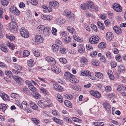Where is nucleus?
I'll list each match as a JSON object with an SVG mask.
<instances>
[{
    "mask_svg": "<svg viewBox=\"0 0 126 126\" xmlns=\"http://www.w3.org/2000/svg\"><path fill=\"white\" fill-rule=\"evenodd\" d=\"M74 77V76L69 72H66L65 74V77L67 81L74 83H78V80L73 78Z\"/></svg>",
    "mask_w": 126,
    "mask_h": 126,
    "instance_id": "1",
    "label": "nucleus"
},
{
    "mask_svg": "<svg viewBox=\"0 0 126 126\" xmlns=\"http://www.w3.org/2000/svg\"><path fill=\"white\" fill-rule=\"evenodd\" d=\"M35 40L33 44L35 45H37L42 43L44 40L43 36L39 35H36L35 37Z\"/></svg>",
    "mask_w": 126,
    "mask_h": 126,
    "instance_id": "2",
    "label": "nucleus"
},
{
    "mask_svg": "<svg viewBox=\"0 0 126 126\" xmlns=\"http://www.w3.org/2000/svg\"><path fill=\"white\" fill-rule=\"evenodd\" d=\"M99 39V37L96 35L92 36L89 39V42L93 44H95L98 42Z\"/></svg>",
    "mask_w": 126,
    "mask_h": 126,
    "instance_id": "3",
    "label": "nucleus"
},
{
    "mask_svg": "<svg viewBox=\"0 0 126 126\" xmlns=\"http://www.w3.org/2000/svg\"><path fill=\"white\" fill-rule=\"evenodd\" d=\"M9 10L10 12L14 15L18 16L20 14V11L14 6H11Z\"/></svg>",
    "mask_w": 126,
    "mask_h": 126,
    "instance_id": "4",
    "label": "nucleus"
},
{
    "mask_svg": "<svg viewBox=\"0 0 126 126\" xmlns=\"http://www.w3.org/2000/svg\"><path fill=\"white\" fill-rule=\"evenodd\" d=\"M20 32L21 35L24 38H28L29 34L27 31L23 28H21L20 30Z\"/></svg>",
    "mask_w": 126,
    "mask_h": 126,
    "instance_id": "5",
    "label": "nucleus"
},
{
    "mask_svg": "<svg viewBox=\"0 0 126 126\" xmlns=\"http://www.w3.org/2000/svg\"><path fill=\"white\" fill-rule=\"evenodd\" d=\"M91 4H93V2L91 1H89L86 3L81 4L80 5V7L83 10H86L89 8L90 5Z\"/></svg>",
    "mask_w": 126,
    "mask_h": 126,
    "instance_id": "6",
    "label": "nucleus"
},
{
    "mask_svg": "<svg viewBox=\"0 0 126 126\" xmlns=\"http://www.w3.org/2000/svg\"><path fill=\"white\" fill-rule=\"evenodd\" d=\"M45 102L43 100H40L39 101L38 103V106L41 108H45L46 107H51L53 105L52 104H50L48 105H46L45 104Z\"/></svg>",
    "mask_w": 126,
    "mask_h": 126,
    "instance_id": "7",
    "label": "nucleus"
},
{
    "mask_svg": "<svg viewBox=\"0 0 126 126\" xmlns=\"http://www.w3.org/2000/svg\"><path fill=\"white\" fill-rule=\"evenodd\" d=\"M112 8L116 11L120 12L122 11V7L118 4L115 3L112 5Z\"/></svg>",
    "mask_w": 126,
    "mask_h": 126,
    "instance_id": "8",
    "label": "nucleus"
},
{
    "mask_svg": "<svg viewBox=\"0 0 126 126\" xmlns=\"http://www.w3.org/2000/svg\"><path fill=\"white\" fill-rule=\"evenodd\" d=\"M49 5L50 8H51L52 10V9L56 8L59 7V4L57 1H51L49 2Z\"/></svg>",
    "mask_w": 126,
    "mask_h": 126,
    "instance_id": "9",
    "label": "nucleus"
},
{
    "mask_svg": "<svg viewBox=\"0 0 126 126\" xmlns=\"http://www.w3.org/2000/svg\"><path fill=\"white\" fill-rule=\"evenodd\" d=\"M25 82L28 85L29 88L31 91L33 92H35L36 91V89L32 84L31 81L27 80Z\"/></svg>",
    "mask_w": 126,
    "mask_h": 126,
    "instance_id": "10",
    "label": "nucleus"
},
{
    "mask_svg": "<svg viewBox=\"0 0 126 126\" xmlns=\"http://www.w3.org/2000/svg\"><path fill=\"white\" fill-rule=\"evenodd\" d=\"M50 29L48 27L45 28L43 31V34L45 36H48L50 33Z\"/></svg>",
    "mask_w": 126,
    "mask_h": 126,
    "instance_id": "11",
    "label": "nucleus"
},
{
    "mask_svg": "<svg viewBox=\"0 0 126 126\" xmlns=\"http://www.w3.org/2000/svg\"><path fill=\"white\" fill-rule=\"evenodd\" d=\"M79 73L81 75L85 76H89L91 74V72L88 70L80 71L79 72Z\"/></svg>",
    "mask_w": 126,
    "mask_h": 126,
    "instance_id": "12",
    "label": "nucleus"
},
{
    "mask_svg": "<svg viewBox=\"0 0 126 126\" xmlns=\"http://www.w3.org/2000/svg\"><path fill=\"white\" fill-rule=\"evenodd\" d=\"M103 106L104 108L108 111L111 110V106L107 102H104L103 103Z\"/></svg>",
    "mask_w": 126,
    "mask_h": 126,
    "instance_id": "13",
    "label": "nucleus"
},
{
    "mask_svg": "<svg viewBox=\"0 0 126 126\" xmlns=\"http://www.w3.org/2000/svg\"><path fill=\"white\" fill-rule=\"evenodd\" d=\"M90 93L96 98H99L101 96L100 94L97 91L92 90L90 91Z\"/></svg>",
    "mask_w": 126,
    "mask_h": 126,
    "instance_id": "14",
    "label": "nucleus"
},
{
    "mask_svg": "<svg viewBox=\"0 0 126 126\" xmlns=\"http://www.w3.org/2000/svg\"><path fill=\"white\" fill-rule=\"evenodd\" d=\"M54 65H52L51 67L52 70L57 74L61 72V69L57 66Z\"/></svg>",
    "mask_w": 126,
    "mask_h": 126,
    "instance_id": "15",
    "label": "nucleus"
},
{
    "mask_svg": "<svg viewBox=\"0 0 126 126\" xmlns=\"http://www.w3.org/2000/svg\"><path fill=\"white\" fill-rule=\"evenodd\" d=\"M53 87L55 90L60 92H62L63 91V88L62 87L59 85L54 84H53Z\"/></svg>",
    "mask_w": 126,
    "mask_h": 126,
    "instance_id": "16",
    "label": "nucleus"
},
{
    "mask_svg": "<svg viewBox=\"0 0 126 126\" xmlns=\"http://www.w3.org/2000/svg\"><path fill=\"white\" fill-rule=\"evenodd\" d=\"M80 63L81 65H82V66L85 64H87L88 63V61L87 59L85 57H83L81 58L80 60Z\"/></svg>",
    "mask_w": 126,
    "mask_h": 126,
    "instance_id": "17",
    "label": "nucleus"
},
{
    "mask_svg": "<svg viewBox=\"0 0 126 126\" xmlns=\"http://www.w3.org/2000/svg\"><path fill=\"white\" fill-rule=\"evenodd\" d=\"M0 96L4 100L7 101L9 99L8 96L4 92H0Z\"/></svg>",
    "mask_w": 126,
    "mask_h": 126,
    "instance_id": "18",
    "label": "nucleus"
},
{
    "mask_svg": "<svg viewBox=\"0 0 126 126\" xmlns=\"http://www.w3.org/2000/svg\"><path fill=\"white\" fill-rule=\"evenodd\" d=\"M106 37L108 41H111L113 37L112 33L110 32H108L106 35Z\"/></svg>",
    "mask_w": 126,
    "mask_h": 126,
    "instance_id": "19",
    "label": "nucleus"
},
{
    "mask_svg": "<svg viewBox=\"0 0 126 126\" xmlns=\"http://www.w3.org/2000/svg\"><path fill=\"white\" fill-rule=\"evenodd\" d=\"M29 103L30 104L31 107L33 109L35 110H37L38 106L34 103L31 101H29Z\"/></svg>",
    "mask_w": 126,
    "mask_h": 126,
    "instance_id": "20",
    "label": "nucleus"
},
{
    "mask_svg": "<svg viewBox=\"0 0 126 126\" xmlns=\"http://www.w3.org/2000/svg\"><path fill=\"white\" fill-rule=\"evenodd\" d=\"M113 29L114 31L118 34H120L121 32L122 31L121 28L117 26H114Z\"/></svg>",
    "mask_w": 126,
    "mask_h": 126,
    "instance_id": "21",
    "label": "nucleus"
},
{
    "mask_svg": "<svg viewBox=\"0 0 126 126\" xmlns=\"http://www.w3.org/2000/svg\"><path fill=\"white\" fill-rule=\"evenodd\" d=\"M52 120L54 121L58 124L62 125L63 123V122L62 121L55 117H53L52 118Z\"/></svg>",
    "mask_w": 126,
    "mask_h": 126,
    "instance_id": "22",
    "label": "nucleus"
},
{
    "mask_svg": "<svg viewBox=\"0 0 126 126\" xmlns=\"http://www.w3.org/2000/svg\"><path fill=\"white\" fill-rule=\"evenodd\" d=\"M10 0H1V3L4 6H6L9 4Z\"/></svg>",
    "mask_w": 126,
    "mask_h": 126,
    "instance_id": "23",
    "label": "nucleus"
},
{
    "mask_svg": "<svg viewBox=\"0 0 126 126\" xmlns=\"http://www.w3.org/2000/svg\"><path fill=\"white\" fill-rule=\"evenodd\" d=\"M41 17L43 19L45 20H50L52 19V17L48 15H42Z\"/></svg>",
    "mask_w": 126,
    "mask_h": 126,
    "instance_id": "24",
    "label": "nucleus"
},
{
    "mask_svg": "<svg viewBox=\"0 0 126 126\" xmlns=\"http://www.w3.org/2000/svg\"><path fill=\"white\" fill-rule=\"evenodd\" d=\"M56 99L60 103H62L63 101L62 97L59 94H57L55 95Z\"/></svg>",
    "mask_w": 126,
    "mask_h": 126,
    "instance_id": "25",
    "label": "nucleus"
},
{
    "mask_svg": "<svg viewBox=\"0 0 126 126\" xmlns=\"http://www.w3.org/2000/svg\"><path fill=\"white\" fill-rule=\"evenodd\" d=\"M9 28L11 31L13 33H15L17 30V28L16 26H15L13 25H11Z\"/></svg>",
    "mask_w": 126,
    "mask_h": 126,
    "instance_id": "26",
    "label": "nucleus"
},
{
    "mask_svg": "<svg viewBox=\"0 0 126 126\" xmlns=\"http://www.w3.org/2000/svg\"><path fill=\"white\" fill-rule=\"evenodd\" d=\"M57 23L59 25H61L65 22V20L61 18H58L57 19Z\"/></svg>",
    "mask_w": 126,
    "mask_h": 126,
    "instance_id": "27",
    "label": "nucleus"
},
{
    "mask_svg": "<svg viewBox=\"0 0 126 126\" xmlns=\"http://www.w3.org/2000/svg\"><path fill=\"white\" fill-rule=\"evenodd\" d=\"M67 30L71 33L75 34V31L74 29L71 27H68L67 28Z\"/></svg>",
    "mask_w": 126,
    "mask_h": 126,
    "instance_id": "28",
    "label": "nucleus"
},
{
    "mask_svg": "<svg viewBox=\"0 0 126 126\" xmlns=\"http://www.w3.org/2000/svg\"><path fill=\"white\" fill-rule=\"evenodd\" d=\"M95 75L97 78L100 79H103L104 78L103 74L99 72H95Z\"/></svg>",
    "mask_w": 126,
    "mask_h": 126,
    "instance_id": "29",
    "label": "nucleus"
},
{
    "mask_svg": "<svg viewBox=\"0 0 126 126\" xmlns=\"http://www.w3.org/2000/svg\"><path fill=\"white\" fill-rule=\"evenodd\" d=\"M118 71L120 72H122L125 70V67L123 65H120L118 66Z\"/></svg>",
    "mask_w": 126,
    "mask_h": 126,
    "instance_id": "30",
    "label": "nucleus"
},
{
    "mask_svg": "<svg viewBox=\"0 0 126 126\" xmlns=\"http://www.w3.org/2000/svg\"><path fill=\"white\" fill-rule=\"evenodd\" d=\"M108 74L110 79L113 80L114 79V77L113 75L112 72L111 70L109 71L108 72Z\"/></svg>",
    "mask_w": 126,
    "mask_h": 126,
    "instance_id": "31",
    "label": "nucleus"
},
{
    "mask_svg": "<svg viewBox=\"0 0 126 126\" xmlns=\"http://www.w3.org/2000/svg\"><path fill=\"white\" fill-rule=\"evenodd\" d=\"M52 48L54 52H56L58 50L59 46L56 44H53L52 45Z\"/></svg>",
    "mask_w": 126,
    "mask_h": 126,
    "instance_id": "32",
    "label": "nucleus"
},
{
    "mask_svg": "<svg viewBox=\"0 0 126 126\" xmlns=\"http://www.w3.org/2000/svg\"><path fill=\"white\" fill-rule=\"evenodd\" d=\"M7 106L6 105L3 104L0 105V110H2V111L4 112L6 109Z\"/></svg>",
    "mask_w": 126,
    "mask_h": 126,
    "instance_id": "33",
    "label": "nucleus"
},
{
    "mask_svg": "<svg viewBox=\"0 0 126 126\" xmlns=\"http://www.w3.org/2000/svg\"><path fill=\"white\" fill-rule=\"evenodd\" d=\"M45 28V26L43 25H40L38 26L37 28L38 31H39V32L42 33L41 32H42L43 30H44V29Z\"/></svg>",
    "mask_w": 126,
    "mask_h": 126,
    "instance_id": "34",
    "label": "nucleus"
},
{
    "mask_svg": "<svg viewBox=\"0 0 126 126\" xmlns=\"http://www.w3.org/2000/svg\"><path fill=\"white\" fill-rule=\"evenodd\" d=\"M42 7L44 9H47L48 11L49 12H51L52 11V9L51 8H50L49 5V7H48L46 5H42Z\"/></svg>",
    "mask_w": 126,
    "mask_h": 126,
    "instance_id": "35",
    "label": "nucleus"
},
{
    "mask_svg": "<svg viewBox=\"0 0 126 126\" xmlns=\"http://www.w3.org/2000/svg\"><path fill=\"white\" fill-rule=\"evenodd\" d=\"M92 63L94 65L96 66H98L99 65V62L97 60H93L91 61Z\"/></svg>",
    "mask_w": 126,
    "mask_h": 126,
    "instance_id": "36",
    "label": "nucleus"
},
{
    "mask_svg": "<svg viewBox=\"0 0 126 126\" xmlns=\"http://www.w3.org/2000/svg\"><path fill=\"white\" fill-rule=\"evenodd\" d=\"M97 25L100 29L103 30L104 29L105 27L104 24L102 23L100 21H98Z\"/></svg>",
    "mask_w": 126,
    "mask_h": 126,
    "instance_id": "37",
    "label": "nucleus"
},
{
    "mask_svg": "<svg viewBox=\"0 0 126 126\" xmlns=\"http://www.w3.org/2000/svg\"><path fill=\"white\" fill-rule=\"evenodd\" d=\"M64 104L67 107L70 108L72 107V104L71 102L69 101L66 100L64 101Z\"/></svg>",
    "mask_w": 126,
    "mask_h": 126,
    "instance_id": "38",
    "label": "nucleus"
},
{
    "mask_svg": "<svg viewBox=\"0 0 126 126\" xmlns=\"http://www.w3.org/2000/svg\"><path fill=\"white\" fill-rule=\"evenodd\" d=\"M32 51L34 55L36 57H38L39 56L40 53L37 50L33 49L32 50Z\"/></svg>",
    "mask_w": 126,
    "mask_h": 126,
    "instance_id": "39",
    "label": "nucleus"
},
{
    "mask_svg": "<svg viewBox=\"0 0 126 126\" xmlns=\"http://www.w3.org/2000/svg\"><path fill=\"white\" fill-rule=\"evenodd\" d=\"M85 48L82 45H80L79 47L78 51L82 53H84L85 51Z\"/></svg>",
    "mask_w": 126,
    "mask_h": 126,
    "instance_id": "40",
    "label": "nucleus"
},
{
    "mask_svg": "<svg viewBox=\"0 0 126 126\" xmlns=\"http://www.w3.org/2000/svg\"><path fill=\"white\" fill-rule=\"evenodd\" d=\"M6 38L10 41H14L15 39V38L14 36H10L8 34H6Z\"/></svg>",
    "mask_w": 126,
    "mask_h": 126,
    "instance_id": "41",
    "label": "nucleus"
},
{
    "mask_svg": "<svg viewBox=\"0 0 126 126\" xmlns=\"http://www.w3.org/2000/svg\"><path fill=\"white\" fill-rule=\"evenodd\" d=\"M117 89L118 92H120L124 90L125 89V87L121 85H119L118 86Z\"/></svg>",
    "mask_w": 126,
    "mask_h": 126,
    "instance_id": "42",
    "label": "nucleus"
},
{
    "mask_svg": "<svg viewBox=\"0 0 126 126\" xmlns=\"http://www.w3.org/2000/svg\"><path fill=\"white\" fill-rule=\"evenodd\" d=\"M0 49L4 52H8L7 50V48L6 46L4 45H2L0 46Z\"/></svg>",
    "mask_w": 126,
    "mask_h": 126,
    "instance_id": "43",
    "label": "nucleus"
},
{
    "mask_svg": "<svg viewBox=\"0 0 126 126\" xmlns=\"http://www.w3.org/2000/svg\"><path fill=\"white\" fill-rule=\"evenodd\" d=\"M28 66L30 67H32L33 66L34 62L33 60L32 59L30 60L28 62Z\"/></svg>",
    "mask_w": 126,
    "mask_h": 126,
    "instance_id": "44",
    "label": "nucleus"
},
{
    "mask_svg": "<svg viewBox=\"0 0 126 126\" xmlns=\"http://www.w3.org/2000/svg\"><path fill=\"white\" fill-rule=\"evenodd\" d=\"M11 97L13 98L16 99L19 97V95L17 94L13 93L11 94Z\"/></svg>",
    "mask_w": 126,
    "mask_h": 126,
    "instance_id": "45",
    "label": "nucleus"
},
{
    "mask_svg": "<svg viewBox=\"0 0 126 126\" xmlns=\"http://www.w3.org/2000/svg\"><path fill=\"white\" fill-rule=\"evenodd\" d=\"M49 58L50 59L48 62L50 63L53 65H55L56 63V62L54 59L51 57H50Z\"/></svg>",
    "mask_w": 126,
    "mask_h": 126,
    "instance_id": "46",
    "label": "nucleus"
},
{
    "mask_svg": "<svg viewBox=\"0 0 126 126\" xmlns=\"http://www.w3.org/2000/svg\"><path fill=\"white\" fill-rule=\"evenodd\" d=\"M23 53L24 57H26L29 55L30 52L27 50H24L23 51Z\"/></svg>",
    "mask_w": 126,
    "mask_h": 126,
    "instance_id": "47",
    "label": "nucleus"
},
{
    "mask_svg": "<svg viewBox=\"0 0 126 126\" xmlns=\"http://www.w3.org/2000/svg\"><path fill=\"white\" fill-rule=\"evenodd\" d=\"M22 91L25 94H28L30 93V91L28 90V88L24 87L22 89Z\"/></svg>",
    "mask_w": 126,
    "mask_h": 126,
    "instance_id": "48",
    "label": "nucleus"
},
{
    "mask_svg": "<svg viewBox=\"0 0 126 126\" xmlns=\"http://www.w3.org/2000/svg\"><path fill=\"white\" fill-rule=\"evenodd\" d=\"M7 45L9 47L10 49L13 50L15 48L13 44L10 42H8L7 43Z\"/></svg>",
    "mask_w": 126,
    "mask_h": 126,
    "instance_id": "49",
    "label": "nucleus"
},
{
    "mask_svg": "<svg viewBox=\"0 0 126 126\" xmlns=\"http://www.w3.org/2000/svg\"><path fill=\"white\" fill-rule=\"evenodd\" d=\"M98 47L99 48H104L106 47V45L105 43L102 42L99 44Z\"/></svg>",
    "mask_w": 126,
    "mask_h": 126,
    "instance_id": "50",
    "label": "nucleus"
},
{
    "mask_svg": "<svg viewBox=\"0 0 126 126\" xmlns=\"http://www.w3.org/2000/svg\"><path fill=\"white\" fill-rule=\"evenodd\" d=\"M5 74L8 76L10 77V76H11L12 75V72L10 71L6 70L5 71Z\"/></svg>",
    "mask_w": 126,
    "mask_h": 126,
    "instance_id": "51",
    "label": "nucleus"
},
{
    "mask_svg": "<svg viewBox=\"0 0 126 126\" xmlns=\"http://www.w3.org/2000/svg\"><path fill=\"white\" fill-rule=\"evenodd\" d=\"M72 87L73 88L76 90L78 91H80L81 90V89L80 87L79 86L77 85H73Z\"/></svg>",
    "mask_w": 126,
    "mask_h": 126,
    "instance_id": "52",
    "label": "nucleus"
},
{
    "mask_svg": "<svg viewBox=\"0 0 126 126\" xmlns=\"http://www.w3.org/2000/svg\"><path fill=\"white\" fill-rule=\"evenodd\" d=\"M64 40L66 43H69L71 41V38L69 36L67 37L64 38Z\"/></svg>",
    "mask_w": 126,
    "mask_h": 126,
    "instance_id": "53",
    "label": "nucleus"
},
{
    "mask_svg": "<svg viewBox=\"0 0 126 126\" xmlns=\"http://www.w3.org/2000/svg\"><path fill=\"white\" fill-rule=\"evenodd\" d=\"M91 28L94 31L97 32L98 29L96 26L94 24H92L91 25Z\"/></svg>",
    "mask_w": 126,
    "mask_h": 126,
    "instance_id": "54",
    "label": "nucleus"
},
{
    "mask_svg": "<svg viewBox=\"0 0 126 126\" xmlns=\"http://www.w3.org/2000/svg\"><path fill=\"white\" fill-rule=\"evenodd\" d=\"M0 67L1 68H7V66L3 62L0 61Z\"/></svg>",
    "mask_w": 126,
    "mask_h": 126,
    "instance_id": "55",
    "label": "nucleus"
},
{
    "mask_svg": "<svg viewBox=\"0 0 126 126\" xmlns=\"http://www.w3.org/2000/svg\"><path fill=\"white\" fill-rule=\"evenodd\" d=\"M36 91L35 92H33V96L36 98H38L40 97V95L37 92H36Z\"/></svg>",
    "mask_w": 126,
    "mask_h": 126,
    "instance_id": "56",
    "label": "nucleus"
},
{
    "mask_svg": "<svg viewBox=\"0 0 126 126\" xmlns=\"http://www.w3.org/2000/svg\"><path fill=\"white\" fill-rule=\"evenodd\" d=\"M111 88L109 86H107L105 88V90L107 92H109L111 90Z\"/></svg>",
    "mask_w": 126,
    "mask_h": 126,
    "instance_id": "57",
    "label": "nucleus"
},
{
    "mask_svg": "<svg viewBox=\"0 0 126 126\" xmlns=\"http://www.w3.org/2000/svg\"><path fill=\"white\" fill-rule=\"evenodd\" d=\"M106 55L107 57L109 59H111V55L110 53V52L109 51L107 52L106 53Z\"/></svg>",
    "mask_w": 126,
    "mask_h": 126,
    "instance_id": "58",
    "label": "nucleus"
},
{
    "mask_svg": "<svg viewBox=\"0 0 126 126\" xmlns=\"http://www.w3.org/2000/svg\"><path fill=\"white\" fill-rule=\"evenodd\" d=\"M90 8L92 9V10H92L93 11H94V10H95L96 11H97V8L96 6H94V5L93 3L92 4H91L90 5Z\"/></svg>",
    "mask_w": 126,
    "mask_h": 126,
    "instance_id": "59",
    "label": "nucleus"
},
{
    "mask_svg": "<svg viewBox=\"0 0 126 126\" xmlns=\"http://www.w3.org/2000/svg\"><path fill=\"white\" fill-rule=\"evenodd\" d=\"M59 61L60 62L64 64L66 63L67 62V60L64 58H60L59 59Z\"/></svg>",
    "mask_w": 126,
    "mask_h": 126,
    "instance_id": "60",
    "label": "nucleus"
},
{
    "mask_svg": "<svg viewBox=\"0 0 126 126\" xmlns=\"http://www.w3.org/2000/svg\"><path fill=\"white\" fill-rule=\"evenodd\" d=\"M86 48L88 50H91L93 49V47L91 46L89 44H86Z\"/></svg>",
    "mask_w": 126,
    "mask_h": 126,
    "instance_id": "61",
    "label": "nucleus"
},
{
    "mask_svg": "<svg viewBox=\"0 0 126 126\" xmlns=\"http://www.w3.org/2000/svg\"><path fill=\"white\" fill-rule=\"evenodd\" d=\"M15 68L17 70H21L22 69V67L20 65L16 64L15 65Z\"/></svg>",
    "mask_w": 126,
    "mask_h": 126,
    "instance_id": "62",
    "label": "nucleus"
},
{
    "mask_svg": "<svg viewBox=\"0 0 126 126\" xmlns=\"http://www.w3.org/2000/svg\"><path fill=\"white\" fill-rule=\"evenodd\" d=\"M52 114L56 116H58V112L55 110H52Z\"/></svg>",
    "mask_w": 126,
    "mask_h": 126,
    "instance_id": "63",
    "label": "nucleus"
},
{
    "mask_svg": "<svg viewBox=\"0 0 126 126\" xmlns=\"http://www.w3.org/2000/svg\"><path fill=\"white\" fill-rule=\"evenodd\" d=\"M116 63L114 62H112L111 63L110 65L112 68H114L116 66Z\"/></svg>",
    "mask_w": 126,
    "mask_h": 126,
    "instance_id": "64",
    "label": "nucleus"
}]
</instances>
